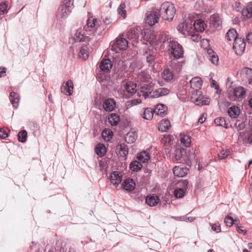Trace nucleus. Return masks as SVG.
Masks as SVG:
<instances>
[{"mask_svg": "<svg viewBox=\"0 0 252 252\" xmlns=\"http://www.w3.org/2000/svg\"><path fill=\"white\" fill-rule=\"evenodd\" d=\"M195 153L191 152L190 149L184 148L181 145L173 147L170 156L173 162L181 163L189 167H191V160L195 159Z\"/></svg>", "mask_w": 252, "mask_h": 252, "instance_id": "1", "label": "nucleus"}, {"mask_svg": "<svg viewBox=\"0 0 252 252\" xmlns=\"http://www.w3.org/2000/svg\"><path fill=\"white\" fill-rule=\"evenodd\" d=\"M159 42L162 43L161 46L168 48L171 55L174 59H179L183 57L184 50L182 46L174 38L167 33L161 34L158 38Z\"/></svg>", "mask_w": 252, "mask_h": 252, "instance_id": "2", "label": "nucleus"}, {"mask_svg": "<svg viewBox=\"0 0 252 252\" xmlns=\"http://www.w3.org/2000/svg\"><path fill=\"white\" fill-rule=\"evenodd\" d=\"M159 15L165 20H172L176 13L174 4L171 2L166 1L160 6Z\"/></svg>", "mask_w": 252, "mask_h": 252, "instance_id": "3", "label": "nucleus"}, {"mask_svg": "<svg viewBox=\"0 0 252 252\" xmlns=\"http://www.w3.org/2000/svg\"><path fill=\"white\" fill-rule=\"evenodd\" d=\"M73 0H64L63 4L60 7L57 16L61 18H66L71 13L74 7Z\"/></svg>", "mask_w": 252, "mask_h": 252, "instance_id": "4", "label": "nucleus"}, {"mask_svg": "<svg viewBox=\"0 0 252 252\" xmlns=\"http://www.w3.org/2000/svg\"><path fill=\"white\" fill-rule=\"evenodd\" d=\"M126 36L128 39L133 40L134 43L138 42V40L140 36V40L143 38L144 40H146L147 41H149L148 35L146 36V32H145L144 33L141 32L140 36L139 31L137 29H130L126 33Z\"/></svg>", "mask_w": 252, "mask_h": 252, "instance_id": "5", "label": "nucleus"}, {"mask_svg": "<svg viewBox=\"0 0 252 252\" xmlns=\"http://www.w3.org/2000/svg\"><path fill=\"white\" fill-rule=\"evenodd\" d=\"M128 42L124 38H117L116 41H114L111 45V49L112 51L118 52L119 51L124 50L127 47Z\"/></svg>", "mask_w": 252, "mask_h": 252, "instance_id": "6", "label": "nucleus"}, {"mask_svg": "<svg viewBox=\"0 0 252 252\" xmlns=\"http://www.w3.org/2000/svg\"><path fill=\"white\" fill-rule=\"evenodd\" d=\"M148 80H143V82L145 84L141 86L140 92L145 98L150 97V95L153 92L155 87V84L152 82L149 83Z\"/></svg>", "mask_w": 252, "mask_h": 252, "instance_id": "7", "label": "nucleus"}, {"mask_svg": "<svg viewBox=\"0 0 252 252\" xmlns=\"http://www.w3.org/2000/svg\"><path fill=\"white\" fill-rule=\"evenodd\" d=\"M246 43L244 39L238 37L235 39L233 45V49L237 55L242 54L245 50Z\"/></svg>", "mask_w": 252, "mask_h": 252, "instance_id": "8", "label": "nucleus"}, {"mask_svg": "<svg viewBox=\"0 0 252 252\" xmlns=\"http://www.w3.org/2000/svg\"><path fill=\"white\" fill-rule=\"evenodd\" d=\"M159 13L153 11L147 13L145 19L146 23L149 25L153 26L158 22Z\"/></svg>", "mask_w": 252, "mask_h": 252, "instance_id": "9", "label": "nucleus"}, {"mask_svg": "<svg viewBox=\"0 0 252 252\" xmlns=\"http://www.w3.org/2000/svg\"><path fill=\"white\" fill-rule=\"evenodd\" d=\"M189 167L183 165L176 166L173 168L174 175L178 177H184L186 176L189 172Z\"/></svg>", "mask_w": 252, "mask_h": 252, "instance_id": "10", "label": "nucleus"}, {"mask_svg": "<svg viewBox=\"0 0 252 252\" xmlns=\"http://www.w3.org/2000/svg\"><path fill=\"white\" fill-rule=\"evenodd\" d=\"M73 88L74 85L72 80H68L62 85L61 88V92L66 95H71L73 93Z\"/></svg>", "mask_w": 252, "mask_h": 252, "instance_id": "11", "label": "nucleus"}, {"mask_svg": "<svg viewBox=\"0 0 252 252\" xmlns=\"http://www.w3.org/2000/svg\"><path fill=\"white\" fill-rule=\"evenodd\" d=\"M122 187L123 189L131 192L135 189L136 184L133 179L128 178L124 181Z\"/></svg>", "mask_w": 252, "mask_h": 252, "instance_id": "12", "label": "nucleus"}, {"mask_svg": "<svg viewBox=\"0 0 252 252\" xmlns=\"http://www.w3.org/2000/svg\"><path fill=\"white\" fill-rule=\"evenodd\" d=\"M122 177L123 175L121 172L115 171L110 174V181L113 185H118L121 183Z\"/></svg>", "mask_w": 252, "mask_h": 252, "instance_id": "13", "label": "nucleus"}, {"mask_svg": "<svg viewBox=\"0 0 252 252\" xmlns=\"http://www.w3.org/2000/svg\"><path fill=\"white\" fill-rule=\"evenodd\" d=\"M154 110L156 115L163 117L167 114L168 108L164 104L159 103L155 106Z\"/></svg>", "mask_w": 252, "mask_h": 252, "instance_id": "14", "label": "nucleus"}, {"mask_svg": "<svg viewBox=\"0 0 252 252\" xmlns=\"http://www.w3.org/2000/svg\"><path fill=\"white\" fill-rule=\"evenodd\" d=\"M116 152L119 155L120 157L125 158L128 153L127 146L125 143L118 144L116 148Z\"/></svg>", "mask_w": 252, "mask_h": 252, "instance_id": "15", "label": "nucleus"}, {"mask_svg": "<svg viewBox=\"0 0 252 252\" xmlns=\"http://www.w3.org/2000/svg\"><path fill=\"white\" fill-rule=\"evenodd\" d=\"M159 197L155 194L149 195L146 198V203L150 206H155L159 202Z\"/></svg>", "mask_w": 252, "mask_h": 252, "instance_id": "16", "label": "nucleus"}, {"mask_svg": "<svg viewBox=\"0 0 252 252\" xmlns=\"http://www.w3.org/2000/svg\"><path fill=\"white\" fill-rule=\"evenodd\" d=\"M191 29H192V24L191 23H189V20L181 23L178 28V31L184 34H186V32H189Z\"/></svg>", "mask_w": 252, "mask_h": 252, "instance_id": "17", "label": "nucleus"}, {"mask_svg": "<svg viewBox=\"0 0 252 252\" xmlns=\"http://www.w3.org/2000/svg\"><path fill=\"white\" fill-rule=\"evenodd\" d=\"M209 23L211 26L218 28L221 24V21L218 14H214L210 16L209 19Z\"/></svg>", "mask_w": 252, "mask_h": 252, "instance_id": "18", "label": "nucleus"}, {"mask_svg": "<svg viewBox=\"0 0 252 252\" xmlns=\"http://www.w3.org/2000/svg\"><path fill=\"white\" fill-rule=\"evenodd\" d=\"M103 107L105 111L111 112L115 109L116 102L113 99L108 98L104 101Z\"/></svg>", "mask_w": 252, "mask_h": 252, "instance_id": "19", "label": "nucleus"}, {"mask_svg": "<svg viewBox=\"0 0 252 252\" xmlns=\"http://www.w3.org/2000/svg\"><path fill=\"white\" fill-rule=\"evenodd\" d=\"M206 52L207 58L213 64L217 65L219 62V57L216 53L211 49H208Z\"/></svg>", "mask_w": 252, "mask_h": 252, "instance_id": "20", "label": "nucleus"}, {"mask_svg": "<svg viewBox=\"0 0 252 252\" xmlns=\"http://www.w3.org/2000/svg\"><path fill=\"white\" fill-rule=\"evenodd\" d=\"M170 122L168 119H164L158 124V130L161 132H166L171 127Z\"/></svg>", "mask_w": 252, "mask_h": 252, "instance_id": "21", "label": "nucleus"}, {"mask_svg": "<svg viewBox=\"0 0 252 252\" xmlns=\"http://www.w3.org/2000/svg\"><path fill=\"white\" fill-rule=\"evenodd\" d=\"M10 101L15 109L18 108L20 100V96L18 94L11 92L9 94Z\"/></svg>", "mask_w": 252, "mask_h": 252, "instance_id": "22", "label": "nucleus"}, {"mask_svg": "<svg viewBox=\"0 0 252 252\" xmlns=\"http://www.w3.org/2000/svg\"><path fill=\"white\" fill-rule=\"evenodd\" d=\"M180 142L182 147H185V148L189 149V146L191 144V139L189 136L185 134H180Z\"/></svg>", "mask_w": 252, "mask_h": 252, "instance_id": "23", "label": "nucleus"}, {"mask_svg": "<svg viewBox=\"0 0 252 252\" xmlns=\"http://www.w3.org/2000/svg\"><path fill=\"white\" fill-rule=\"evenodd\" d=\"M112 72L113 74L112 77L113 79H122L126 73L122 68L119 66L114 67Z\"/></svg>", "mask_w": 252, "mask_h": 252, "instance_id": "24", "label": "nucleus"}, {"mask_svg": "<svg viewBox=\"0 0 252 252\" xmlns=\"http://www.w3.org/2000/svg\"><path fill=\"white\" fill-rule=\"evenodd\" d=\"M138 161L140 163H146L150 159V155L148 152L145 151H142L137 154Z\"/></svg>", "mask_w": 252, "mask_h": 252, "instance_id": "25", "label": "nucleus"}, {"mask_svg": "<svg viewBox=\"0 0 252 252\" xmlns=\"http://www.w3.org/2000/svg\"><path fill=\"white\" fill-rule=\"evenodd\" d=\"M112 67V64L109 59H103L100 63L99 67L104 71H108Z\"/></svg>", "mask_w": 252, "mask_h": 252, "instance_id": "26", "label": "nucleus"}, {"mask_svg": "<svg viewBox=\"0 0 252 252\" xmlns=\"http://www.w3.org/2000/svg\"><path fill=\"white\" fill-rule=\"evenodd\" d=\"M242 14L247 19L252 18V2H249L242 11Z\"/></svg>", "mask_w": 252, "mask_h": 252, "instance_id": "27", "label": "nucleus"}, {"mask_svg": "<svg viewBox=\"0 0 252 252\" xmlns=\"http://www.w3.org/2000/svg\"><path fill=\"white\" fill-rule=\"evenodd\" d=\"M229 116L231 118H236L240 114V109L238 107L233 105L230 107L227 110Z\"/></svg>", "mask_w": 252, "mask_h": 252, "instance_id": "28", "label": "nucleus"}, {"mask_svg": "<svg viewBox=\"0 0 252 252\" xmlns=\"http://www.w3.org/2000/svg\"><path fill=\"white\" fill-rule=\"evenodd\" d=\"M109 123L112 126H117L120 121V116L118 114L112 113L108 118Z\"/></svg>", "mask_w": 252, "mask_h": 252, "instance_id": "29", "label": "nucleus"}, {"mask_svg": "<svg viewBox=\"0 0 252 252\" xmlns=\"http://www.w3.org/2000/svg\"><path fill=\"white\" fill-rule=\"evenodd\" d=\"M137 85L136 83L132 81L127 82L125 85V88L126 92L131 94H133L137 91Z\"/></svg>", "mask_w": 252, "mask_h": 252, "instance_id": "30", "label": "nucleus"}, {"mask_svg": "<svg viewBox=\"0 0 252 252\" xmlns=\"http://www.w3.org/2000/svg\"><path fill=\"white\" fill-rule=\"evenodd\" d=\"M96 154L99 157L104 156L106 153V148L105 145L102 143H99L96 145L95 148Z\"/></svg>", "mask_w": 252, "mask_h": 252, "instance_id": "31", "label": "nucleus"}, {"mask_svg": "<svg viewBox=\"0 0 252 252\" xmlns=\"http://www.w3.org/2000/svg\"><path fill=\"white\" fill-rule=\"evenodd\" d=\"M240 77L243 79H252V69L248 67L243 68L240 72Z\"/></svg>", "mask_w": 252, "mask_h": 252, "instance_id": "32", "label": "nucleus"}, {"mask_svg": "<svg viewBox=\"0 0 252 252\" xmlns=\"http://www.w3.org/2000/svg\"><path fill=\"white\" fill-rule=\"evenodd\" d=\"M154 110L151 108H146L143 114H141L142 117L143 119L150 120L154 116Z\"/></svg>", "mask_w": 252, "mask_h": 252, "instance_id": "33", "label": "nucleus"}, {"mask_svg": "<svg viewBox=\"0 0 252 252\" xmlns=\"http://www.w3.org/2000/svg\"><path fill=\"white\" fill-rule=\"evenodd\" d=\"M238 37V34L234 29H231L229 30L225 35V38L227 41H234L235 39Z\"/></svg>", "mask_w": 252, "mask_h": 252, "instance_id": "34", "label": "nucleus"}, {"mask_svg": "<svg viewBox=\"0 0 252 252\" xmlns=\"http://www.w3.org/2000/svg\"><path fill=\"white\" fill-rule=\"evenodd\" d=\"M245 94L244 88L241 86L236 87L233 90V94L236 97L242 98Z\"/></svg>", "mask_w": 252, "mask_h": 252, "instance_id": "35", "label": "nucleus"}, {"mask_svg": "<svg viewBox=\"0 0 252 252\" xmlns=\"http://www.w3.org/2000/svg\"><path fill=\"white\" fill-rule=\"evenodd\" d=\"M142 167V164L137 160L132 161L129 165L130 169L134 172H137L140 170Z\"/></svg>", "mask_w": 252, "mask_h": 252, "instance_id": "36", "label": "nucleus"}, {"mask_svg": "<svg viewBox=\"0 0 252 252\" xmlns=\"http://www.w3.org/2000/svg\"><path fill=\"white\" fill-rule=\"evenodd\" d=\"M205 24L202 20L195 21L193 23L194 29L197 32H203L205 30Z\"/></svg>", "mask_w": 252, "mask_h": 252, "instance_id": "37", "label": "nucleus"}, {"mask_svg": "<svg viewBox=\"0 0 252 252\" xmlns=\"http://www.w3.org/2000/svg\"><path fill=\"white\" fill-rule=\"evenodd\" d=\"M214 123L217 126H223L225 128H228V124L226 123L225 118L222 117L217 118L214 120Z\"/></svg>", "mask_w": 252, "mask_h": 252, "instance_id": "38", "label": "nucleus"}, {"mask_svg": "<svg viewBox=\"0 0 252 252\" xmlns=\"http://www.w3.org/2000/svg\"><path fill=\"white\" fill-rule=\"evenodd\" d=\"M190 80L189 83L191 88L197 90V89H199L201 88L203 81V80Z\"/></svg>", "mask_w": 252, "mask_h": 252, "instance_id": "39", "label": "nucleus"}, {"mask_svg": "<svg viewBox=\"0 0 252 252\" xmlns=\"http://www.w3.org/2000/svg\"><path fill=\"white\" fill-rule=\"evenodd\" d=\"M27 132L26 130H22L18 134V139L22 143H25L27 140Z\"/></svg>", "mask_w": 252, "mask_h": 252, "instance_id": "40", "label": "nucleus"}, {"mask_svg": "<svg viewBox=\"0 0 252 252\" xmlns=\"http://www.w3.org/2000/svg\"><path fill=\"white\" fill-rule=\"evenodd\" d=\"M173 194L176 198H182L185 196L186 192L184 189H183L182 188H179L176 189L174 190Z\"/></svg>", "mask_w": 252, "mask_h": 252, "instance_id": "41", "label": "nucleus"}, {"mask_svg": "<svg viewBox=\"0 0 252 252\" xmlns=\"http://www.w3.org/2000/svg\"><path fill=\"white\" fill-rule=\"evenodd\" d=\"M162 79H173L174 74L169 68H166L161 74Z\"/></svg>", "mask_w": 252, "mask_h": 252, "instance_id": "42", "label": "nucleus"}, {"mask_svg": "<svg viewBox=\"0 0 252 252\" xmlns=\"http://www.w3.org/2000/svg\"><path fill=\"white\" fill-rule=\"evenodd\" d=\"M126 4L122 2L119 5L118 8V14L121 15L124 18L126 17V11L125 10Z\"/></svg>", "mask_w": 252, "mask_h": 252, "instance_id": "43", "label": "nucleus"}, {"mask_svg": "<svg viewBox=\"0 0 252 252\" xmlns=\"http://www.w3.org/2000/svg\"><path fill=\"white\" fill-rule=\"evenodd\" d=\"M86 37L80 31L77 30L75 34L74 39L76 41L83 42L85 41Z\"/></svg>", "mask_w": 252, "mask_h": 252, "instance_id": "44", "label": "nucleus"}, {"mask_svg": "<svg viewBox=\"0 0 252 252\" xmlns=\"http://www.w3.org/2000/svg\"><path fill=\"white\" fill-rule=\"evenodd\" d=\"M136 140V136L133 132H129L126 137V141L128 143H132Z\"/></svg>", "mask_w": 252, "mask_h": 252, "instance_id": "45", "label": "nucleus"}, {"mask_svg": "<svg viewBox=\"0 0 252 252\" xmlns=\"http://www.w3.org/2000/svg\"><path fill=\"white\" fill-rule=\"evenodd\" d=\"M230 151L229 150H222L218 154V157L220 159H224L227 158L229 155Z\"/></svg>", "mask_w": 252, "mask_h": 252, "instance_id": "46", "label": "nucleus"}, {"mask_svg": "<svg viewBox=\"0 0 252 252\" xmlns=\"http://www.w3.org/2000/svg\"><path fill=\"white\" fill-rule=\"evenodd\" d=\"M79 56L80 58H83L84 60H86L89 56V54L87 50L84 48H81L80 50Z\"/></svg>", "mask_w": 252, "mask_h": 252, "instance_id": "47", "label": "nucleus"}, {"mask_svg": "<svg viewBox=\"0 0 252 252\" xmlns=\"http://www.w3.org/2000/svg\"><path fill=\"white\" fill-rule=\"evenodd\" d=\"M97 19L95 18H90L87 22V26L88 28H93L95 26V22Z\"/></svg>", "mask_w": 252, "mask_h": 252, "instance_id": "48", "label": "nucleus"}, {"mask_svg": "<svg viewBox=\"0 0 252 252\" xmlns=\"http://www.w3.org/2000/svg\"><path fill=\"white\" fill-rule=\"evenodd\" d=\"M212 81L211 83V87L214 88L216 91L217 93L218 94H220L221 93V90L220 89V87L218 83L215 81V80H211Z\"/></svg>", "mask_w": 252, "mask_h": 252, "instance_id": "49", "label": "nucleus"}, {"mask_svg": "<svg viewBox=\"0 0 252 252\" xmlns=\"http://www.w3.org/2000/svg\"><path fill=\"white\" fill-rule=\"evenodd\" d=\"M161 96V94L160 93V91H158V89L155 90L154 88L153 92H152V94L150 95L149 98H158Z\"/></svg>", "mask_w": 252, "mask_h": 252, "instance_id": "50", "label": "nucleus"}, {"mask_svg": "<svg viewBox=\"0 0 252 252\" xmlns=\"http://www.w3.org/2000/svg\"><path fill=\"white\" fill-rule=\"evenodd\" d=\"M224 223H225L227 226L231 227L234 223V220L233 218H225Z\"/></svg>", "mask_w": 252, "mask_h": 252, "instance_id": "51", "label": "nucleus"}, {"mask_svg": "<svg viewBox=\"0 0 252 252\" xmlns=\"http://www.w3.org/2000/svg\"><path fill=\"white\" fill-rule=\"evenodd\" d=\"M8 136V133L3 128H0V138L5 139Z\"/></svg>", "mask_w": 252, "mask_h": 252, "instance_id": "52", "label": "nucleus"}, {"mask_svg": "<svg viewBox=\"0 0 252 252\" xmlns=\"http://www.w3.org/2000/svg\"><path fill=\"white\" fill-rule=\"evenodd\" d=\"M7 6L5 3L2 2L0 3V14H3L7 10Z\"/></svg>", "mask_w": 252, "mask_h": 252, "instance_id": "53", "label": "nucleus"}, {"mask_svg": "<svg viewBox=\"0 0 252 252\" xmlns=\"http://www.w3.org/2000/svg\"><path fill=\"white\" fill-rule=\"evenodd\" d=\"M141 101L140 99H134L128 101V105L130 106H133L137 104H140Z\"/></svg>", "mask_w": 252, "mask_h": 252, "instance_id": "54", "label": "nucleus"}, {"mask_svg": "<svg viewBox=\"0 0 252 252\" xmlns=\"http://www.w3.org/2000/svg\"><path fill=\"white\" fill-rule=\"evenodd\" d=\"M99 81V83L102 86L106 87V88H108V84L110 82V81L112 80H98Z\"/></svg>", "mask_w": 252, "mask_h": 252, "instance_id": "55", "label": "nucleus"}, {"mask_svg": "<svg viewBox=\"0 0 252 252\" xmlns=\"http://www.w3.org/2000/svg\"><path fill=\"white\" fill-rule=\"evenodd\" d=\"M158 91H160V93L161 94V96L165 95H167L169 93V91L167 89L164 88H158Z\"/></svg>", "mask_w": 252, "mask_h": 252, "instance_id": "56", "label": "nucleus"}, {"mask_svg": "<svg viewBox=\"0 0 252 252\" xmlns=\"http://www.w3.org/2000/svg\"><path fill=\"white\" fill-rule=\"evenodd\" d=\"M212 229L217 233L220 232L221 231L220 226V224H213L212 225Z\"/></svg>", "mask_w": 252, "mask_h": 252, "instance_id": "57", "label": "nucleus"}, {"mask_svg": "<svg viewBox=\"0 0 252 252\" xmlns=\"http://www.w3.org/2000/svg\"><path fill=\"white\" fill-rule=\"evenodd\" d=\"M246 38L249 43L252 44V31L247 33Z\"/></svg>", "mask_w": 252, "mask_h": 252, "instance_id": "58", "label": "nucleus"}, {"mask_svg": "<svg viewBox=\"0 0 252 252\" xmlns=\"http://www.w3.org/2000/svg\"><path fill=\"white\" fill-rule=\"evenodd\" d=\"M241 227L237 226H236V231L238 233L240 234H243L244 235L247 234V231L246 230H243L241 228Z\"/></svg>", "mask_w": 252, "mask_h": 252, "instance_id": "59", "label": "nucleus"}, {"mask_svg": "<svg viewBox=\"0 0 252 252\" xmlns=\"http://www.w3.org/2000/svg\"><path fill=\"white\" fill-rule=\"evenodd\" d=\"M7 69L4 67H0V77H4L6 75Z\"/></svg>", "mask_w": 252, "mask_h": 252, "instance_id": "60", "label": "nucleus"}, {"mask_svg": "<svg viewBox=\"0 0 252 252\" xmlns=\"http://www.w3.org/2000/svg\"><path fill=\"white\" fill-rule=\"evenodd\" d=\"M247 142L250 144H252V129H251L248 134L247 137Z\"/></svg>", "mask_w": 252, "mask_h": 252, "instance_id": "61", "label": "nucleus"}, {"mask_svg": "<svg viewBox=\"0 0 252 252\" xmlns=\"http://www.w3.org/2000/svg\"><path fill=\"white\" fill-rule=\"evenodd\" d=\"M200 38H201V36L200 35H199L198 34H196V35L193 34L191 36L192 40L195 42H198L199 41V40L200 39Z\"/></svg>", "mask_w": 252, "mask_h": 252, "instance_id": "62", "label": "nucleus"}, {"mask_svg": "<svg viewBox=\"0 0 252 252\" xmlns=\"http://www.w3.org/2000/svg\"><path fill=\"white\" fill-rule=\"evenodd\" d=\"M210 102V99L209 98H206V99H203L201 100V105H209Z\"/></svg>", "mask_w": 252, "mask_h": 252, "instance_id": "63", "label": "nucleus"}, {"mask_svg": "<svg viewBox=\"0 0 252 252\" xmlns=\"http://www.w3.org/2000/svg\"><path fill=\"white\" fill-rule=\"evenodd\" d=\"M154 57L151 55H149L147 57V61L149 63H152L154 61Z\"/></svg>", "mask_w": 252, "mask_h": 252, "instance_id": "64", "label": "nucleus"}]
</instances>
